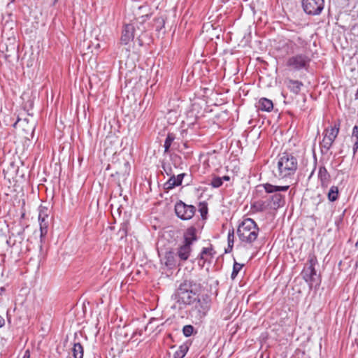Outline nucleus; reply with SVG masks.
Segmentation results:
<instances>
[{
	"instance_id": "37998d69",
	"label": "nucleus",
	"mask_w": 358,
	"mask_h": 358,
	"mask_svg": "<svg viewBox=\"0 0 358 358\" xmlns=\"http://www.w3.org/2000/svg\"><path fill=\"white\" fill-rule=\"evenodd\" d=\"M148 17V15H142L138 18V20H141V21L138 22L140 24H143L145 21V18Z\"/></svg>"
},
{
	"instance_id": "1a4fd4ad",
	"label": "nucleus",
	"mask_w": 358,
	"mask_h": 358,
	"mask_svg": "<svg viewBox=\"0 0 358 358\" xmlns=\"http://www.w3.org/2000/svg\"><path fill=\"white\" fill-rule=\"evenodd\" d=\"M12 125L15 128H20L24 132V137L26 139L30 140L33 138L36 127V123L34 121L30 122L27 118L22 119L17 117Z\"/></svg>"
},
{
	"instance_id": "39448f33",
	"label": "nucleus",
	"mask_w": 358,
	"mask_h": 358,
	"mask_svg": "<svg viewBox=\"0 0 358 358\" xmlns=\"http://www.w3.org/2000/svg\"><path fill=\"white\" fill-rule=\"evenodd\" d=\"M138 22H134L124 25L120 38L121 43L127 45L129 41H132L134 37L136 36V41L138 45L140 46L143 45V35L145 33V28L144 27L141 28L138 25Z\"/></svg>"
},
{
	"instance_id": "473e14b6",
	"label": "nucleus",
	"mask_w": 358,
	"mask_h": 358,
	"mask_svg": "<svg viewBox=\"0 0 358 358\" xmlns=\"http://www.w3.org/2000/svg\"><path fill=\"white\" fill-rule=\"evenodd\" d=\"M48 209L41 206L39 208L38 220H50L48 213Z\"/></svg>"
},
{
	"instance_id": "a18cd8bd",
	"label": "nucleus",
	"mask_w": 358,
	"mask_h": 358,
	"mask_svg": "<svg viewBox=\"0 0 358 358\" xmlns=\"http://www.w3.org/2000/svg\"><path fill=\"white\" fill-rule=\"evenodd\" d=\"M5 324L4 318L0 315V328L2 327Z\"/></svg>"
},
{
	"instance_id": "09e8293b",
	"label": "nucleus",
	"mask_w": 358,
	"mask_h": 358,
	"mask_svg": "<svg viewBox=\"0 0 358 358\" xmlns=\"http://www.w3.org/2000/svg\"><path fill=\"white\" fill-rule=\"evenodd\" d=\"M57 1H58V0H54L53 1V4L55 5Z\"/></svg>"
},
{
	"instance_id": "49530a36",
	"label": "nucleus",
	"mask_w": 358,
	"mask_h": 358,
	"mask_svg": "<svg viewBox=\"0 0 358 358\" xmlns=\"http://www.w3.org/2000/svg\"><path fill=\"white\" fill-rule=\"evenodd\" d=\"M222 179V181L224 180V181H229L230 180V177L229 176H223L222 178H221Z\"/></svg>"
},
{
	"instance_id": "de8ad7c7",
	"label": "nucleus",
	"mask_w": 358,
	"mask_h": 358,
	"mask_svg": "<svg viewBox=\"0 0 358 358\" xmlns=\"http://www.w3.org/2000/svg\"><path fill=\"white\" fill-rule=\"evenodd\" d=\"M4 292H5V287H0V296L2 295Z\"/></svg>"
},
{
	"instance_id": "f03ea898",
	"label": "nucleus",
	"mask_w": 358,
	"mask_h": 358,
	"mask_svg": "<svg viewBox=\"0 0 358 358\" xmlns=\"http://www.w3.org/2000/svg\"><path fill=\"white\" fill-rule=\"evenodd\" d=\"M197 295L192 291V283L190 281L185 280L181 282L179 287L171 295V299L182 309L187 306L194 304Z\"/></svg>"
},
{
	"instance_id": "a878e982",
	"label": "nucleus",
	"mask_w": 358,
	"mask_h": 358,
	"mask_svg": "<svg viewBox=\"0 0 358 358\" xmlns=\"http://www.w3.org/2000/svg\"><path fill=\"white\" fill-rule=\"evenodd\" d=\"M180 186L178 182L176 180V176L172 175L170 176V178L164 183V187L166 190H170L175 187Z\"/></svg>"
},
{
	"instance_id": "20e7f679",
	"label": "nucleus",
	"mask_w": 358,
	"mask_h": 358,
	"mask_svg": "<svg viewBox=\"0 0 358 358\" xmlns=\"http://www.w3.org/2000/svg\"><path fill=\"white\" fill-rule=\"evenodd\" d=\"M259 229L256 222L251 218L244 219L239 224L237 234L242 243L252 245L257 240Z\"/></svg>"
},
{
	"instance_id": "0eeeda50",
	"label": "nucleus",
	"mask_w": 358,
	"mask_h": 358,
	"mask_svg": "<svg viewBox=\"0 0 358 358\" xmlns=\"http://www.w3.org/2000/svg\"><path fill=\"white\" fill-rule=\"evenodd\" d=\"M311 59L305 53L296 54L289 57L286 62V66L292 71H299L308 70Z\"/></svg>"
},
{
	"instance_id": "4468645a",
	"label": "nucleus",
	"mask_w": 358,
	"mask_h": 358,
	"mask_svg": "<svg viewBox=\"0 0 358 358\" xmlns=\"http://www.w3.org/2000/svg\"><path fill=\"white\" fill-rule=\"evenodd\" d=\"M307 45V42L301 36L294 37L286 43V46L291 50L292 53L299 48H306Z\"/></svg>"
},
{
	"instance_id": "8fccbe9b",
	"label": "nucleus",
	"mask_w": 358,
	"mask_h": 358,
	"mask_svg": "<svg viewBox=\"0 0 358 358\" xmlns=\"http://www.w3.org/2000/svg\"><path fill=\"white\" fill-rule=\"evenodd\" d=\"M8 322L10 323V317L8 316Z\"/></svg>"
},
{
	"instance_id": "412c9836",
	"label": "nucleus",
	"mask_w": 358,
	"mask_h": 358,
	"mask_svg": "<svg viewBox=\"0 0 358 358\" xmlns=\"http://www.w3.org/2000/svg\"><path fill=\"white\" fill-rule=\"evenodd\" d=\"M287 86L292 92L298 94L301 91L303 83L299 80L289 79Z\"/></svg>"
},
{
	"instance_id": "ea45409f",
	"label": "nucleus",
	"mask_w": 358,
	"mask_h": 358,
	"mask_svg": "<svg viewBox=\"0 0 358 358\" xmlns=\"http://www.w3.org/2000/svg\"><path fill=\"white\" fill-rule=\"evenodd\" d=\"M171 159L175 167H177V164H178L181 159L180 157L178 155H171Z\"/></svg>"
},
{
	"instance_id": "4be33fe9",
	"label": "nucleus",
	"mask_w": 358,
	"mask_h": 358,
	"mask_svg": "<svg viewBox=\"0 0 358 358\" xmlns=\"http://www.w3.org/2000/svg\"><path fill=\"white\" fill-rule=\"evenodd\" d=\"M251 208L255 212H263L269 208L268 203L266 201H257L252 203Z\"/></svg>"
},
{
	"instance_id": "f704fd0d",
	"label": "nucleus",
	"mask_w": 358,
	"mask_h": 358,
	"mask_svg": "<svg viewBox=\"0 0 358 358\" xmlns=\"http://www.w3.org/2000/svg\"><path fill=\"white\" fill-rule=\"evenodd\" d=\"M162 166L164 171L166 173L167 176H171L172 175H174L173 169L169 163L163 162Z\"/></svg>"
},
{
	"instance_id": "7c9ffc66",
	"label": "nucleus",
	"mask_w": 358,
	"mask_h": 358,
	"mask_svg": "<svg viewBox=\"0 0 358 358\" xmlns=\"http://www.w3.org/2000/svg\"><path fill=\"white\" fill-rule=\"evenodd\" d=\"M165 24V20L164 17H159L155 19L153 27L155 28L156 31H159Z\"/></svg>"
},
{
	"instance_id": "ddd939ff",
	"label": "nucleus",
	"mask_w": 358,
	"mask_h": 358,
	"mask_svg": "<svg viewBox=\"0 0 358 358\" xmlns=\"http://www.w3.org/2000/svg\"><path fill=\"white\" fill-rule=\"evenodd\" d=\"M24 229H22L15 235L12 234L7 239L6 244L11 248H15L19 251H21L20 245L22 244L24 236Z\"/></svg>"
},
{
	"instance_id": "c756f323",
	"label": "nucleus",
	"mask_w": 358,
	"mask_h": 358,
	"mask_svg": "<svg viewBox=\"0 0 358 358\" xmlns=\"http://www.w3.org/2000/svg\"><path fill=\"white\" fill-rule=\"evenodd\" d=\"M175 139V136L174 134H171V133H169L167 136H166V138L165 140V142H164V152H168L169 149H170V147L173 143V141H174Z\"/></svg>"
},
{
	"instance_id": "bb28decb",
	"label": "nucleus",
	"mask_w": 358,
	"mask_h": 358,
	"mask_svg": "<svg viewBox=\"0 0 358 358\" xmlns=\"http://www.w3.org/2000/svg\"><path fill=\"white\" fill-rule=\"evenodd\" d=\"M338 194H339V192H338V187L332 186V187H331V188L328 192V194H327L328 199L330 201L334 202L338 199Z\"/></svg>"
},
{
	"instance_id": "423d86ee",
	"label": "nucleus",
	"mask_w": 358,
	"mask_h": 358,
	"mask_svg": "<svg viewBox=\"0 0 358 358\" xmlns=\"http://www.w3.org/2000/svg\"><path fill=\"white\" fill-rule=\"evenodd\" d=\"M190 310L192 316L197 320H201L206 316L210 309V297L207 294H203L201 296H197Z\"/></svg>"
},
{
	"instance_id": "4c0bfd02",
	"label": "nucleus",
	"mask_w": 358,
	"mask_h": 358,
	"mask_svg": "<svg viewBox=\"0 0 358 358\" xmlns=\"http://www.w3.org/2000/svg\"><path fill=\"white\" fill-rule=\"evenodd\" d=\"M308 266L306 268H315V265L317 264V259L315 255H310L308 256Z\"/></svg>"
},
{
	"instance_id": "a211bd4d",
	"label": "nucleus",
	"mask_w": 358,
	"mask_h": 358,
	"mask_svg": "<svg viewBox=\"0 0 358 358\" xmlns=\"http://www.w3.org/2000/svg\"><path fill=\"white\" fill-rule=\"evenodd\" d=\"M318 178L322 187H327L330 182V175L324 166H320L318 171Z\"/></svg>"
},
{
	"instance_id": "f8f14e48",
	"label": "nucleus",
	"mask_w": 358,
	"mask_h": 358,
	"mask_svg": "<svg viewBox=\"0 0 358 358\" xmlns=\"http://www.w3.org/2000/svg\"><path fill=\"white\" fill-rule=\"evenodd\" d=\"M301 275L304 280L308 284L310 289L313 288L315 283L316 285H319L320 280L315 268L305 267L301 272Z\"/></svg>"
},
{
	"instance_id": "9d476101",
	"label": "nucleus",
	"mask_w": 358,
	"mask_h": 358,
	"mask_svg": "<svg viewBox=\"0 0 358 358\" xmlns=\"http://www.w3.org/2000/svg\"><path fill=\"white\" fill-rule=\"evenodd\" d=\"M196 208L192 205H187L182 201H178L175 204L176 215L182 220H189L194 216Z\"/></svg>"
},
{
	"instance_id": "dca6fc26",
	"label": "nucleus",
	"mask_w": 358,
	"mask_h": 358,
	"mask_svg": "<svg viewBox=\"0 0 358 358\" xmlns=\"http://www.w3.org/2000/svg\"><path fill=\"white\" fill-rule=\"evenodd\" d=\"M215 253L216 252L215 251L213 245L210 244L209 247L202 248L198 257L205 263L208 261L210 262V259L214 257Z\"/></svg>"
},
{
	"instance_id": "7ed1b4c3",
	"label": "nucleus",
	"mask_w": 358,
	"mask_h": 358,
	"mask_svg": "<svg viewBox=\"0 0 358 358\" xmlns=\"http://www.w3.org/2000/svg\"><path fill=\"white\" fill-rule=\"evenodd\" d=\"M258 187H262L266 193L271 194L266 197L269 209L277 210L285 206V196L280 192H287L289 188V185L278 186L270 183H265Z\"/></svg>"
},
{
	"instance_id": "f257e3e1",
	"label": "nucleus",
	"mask_w": 358,
	"mask_h": 358,
	"mask_svg": "<svg viewBox=\"0 0 358 358\" xmlns=\"http://www.w3.org/2000/svg\"><path fill=\"white\" fill-rule=\"evenodd\" d=\"M297 169V158L292 153L285 152L279 155L274 175L279 179L290 178L296 173Z\"/></svg>"
},
{
	"instance_id": "c9c22d12",
	"label": "nucleus",
	"mask_w": 358,
	"mask_h": 358,
	"mask_svg": "<svg viewBox=\"0 0 358 358\" xmlns=\"http://www.w3.org/2000/svg\"><path fill=\"white\" fill-rule=\"evenodd\" d=\"M194 331V327L192 325L188 324L183 327L182 333L185 336L189 337L192 335Z\"/></svg>"
},
{
	"instance_id": "2f4dec72",
	"label": "nucleus",
	"mask_w": 358,
	"mask_h": 358,
	"mask_svg": "<svg viewBox=\"0 0 358 358\" xmlns=\"http://www.w3.org/2000/svg\"><path fill=\"white\" fill-rule=\"evenodd\" d=\"M244 264H239L236 262H234V266H233V271L231 275V278L232 280H234L236 277L237 276L239 271L242 269Z\"/></svg>"
},
{
	"instance_id": "6ab92c4d",
	"label": "nucleus",
	"mask_w": 358,
	"mask_h": 358,
	"mask_svg": "<svg viewBox=\"0 0 358 358\" xmlns=\"http://www.w3.org/2000/svg\"><path fill=\"white\" fill-rule=\"evenodd\" d=\"M256 106L258 110L270 112L273 108V101L268 99L261 98Z\"/></svg>"
},
{
	"instance_id": "a19ab883",
	"label": "nucleus",
	"mask_w": 358,
	"mask_h": 358,
	"mask_svg": "<svg viewBox=\"0 0 358 358\" xmlns=\"http://www.w3.org/2000/svg\"><path fill=\"white\" fill-rule=\"evenodd\" d=\"M185 176V173H180L176 176V180L178 182L179 185L182 184V180Z\"/></svg>"
},
{
	"instance_id": "5701e85b",
	"label": "nucleus",
	"mask_w": 358,
	"mask_h": 358,
	"mask_svg": "<svg viewBox=\"0 0 358 358\" xmlns=\"http://www.w3.org/2000/svg\"><path fill=\"white\" fill-rule=\"evenodd\" d=\"M39 221V225H40V237H41V241H43V239L46 236L48 231V227L50 220H38Z\"/></svg>"
},
{
	"instance_id": "aec40b11",
	"label": "nucleus",
	"mask_w": 358,
	"mask_h": 358,
	"mask_svg": "<svg viewBox=\"0 0 358 358\" xmlns=\"http://www.w3.org/2000/svg\"><path fill=\"white\" fill-rule=\"evenodd\" d=\"M176 254L173 251H168L164 257V264L171 268L176 266Z\"/></svg>"
},
{
	"instance_id": "79ce46f5",
	"label": "nucleus",
	"mask_w": 358,
	"mask_h": 358,
	"mask_svg": "<svg viewBox=\"0 0 358 358\" xmlns=\"http://www.w3.org/2000/svg\"><path fill=\"white\" fill-rule=\"evenodd\" d=\"M200 212H201V216L203 217L204 215L207 214L208 213V208L206 206H203L202 208H200Z\"/></svg>"
},
{
	"instance_id": "9b49d317",
	"label": "nucleus",
	"mask_w": 358,
	"mask_h": 358,
	"mask_svg": "<svg viewBox=\"0 0 358 358\" xmlns=\"http://www.w3.org/2000/svg\"><path fill=\"white\" fill-rule=\"evenodd\" d=\"M324 0H302L303 10L308 15H319L324 8Z\"/></svg>"
},
{
	"instance_id": "cd10ccee",
	"label": "nucleus",
	"mask_w": 358,
	"mask_h": 358,
	"mask_svg": "<svg viewBox=\"0 0 358 358\" xmlns=\"http://www.w3.org/2000/svg\"><path fill=\"white\" fill-rule=\"evenodd\" d=\"M227 241H228V248L226 249V250H225V252H227V253L231 251L233 246H234V229H231L229 231L228 236H227Z\"/></svg>"
},
{
	"instance_id": "3c124183",
	"label": "nucleus",
	"mask_w": 358,
	"mask_h": 358,
	"mask_svg": "<svg viewBox=\"0 0 358 358\" xmlns=\"http://www.w3.org/2000/svg\"><path fill=\"white\" fill-rule=\"evenodd\" d=\"M5 118H6V119H7V118L10 119V117H8V116H6Z\"/></svg>"
},
{
	"instance_id": "e433bc0d",
	"label": "nucleus",
	"mask_w": 358,
	"mask_h": 358,
	"mask_svg": "<svg viewBox=\"0 0 358 358\" xmlns=\"http://www.w3.org/2000/svg\"><path fill=\"white\" fill-rule=\"evenodd\" d=\"M222 184V179L220 177H214L210 182V185L215 188L221 187Z\"/></svg>"
},
{
	"instance_id": "c85d7f7f",
	"label": "nucleus",
	"mask_w": 358,
	"mask_h": 358,
	"mask_svg": "<svg viewBox=\"0 0 358 358\" xmlns=\"http://www.w3.org/2000/svg\"><path fill=\"white\" fill-rule=\"evenodd\" d=\"M352 138H355L354 145H353V152L356 153L358 149V127L355 126L352 129Z\"/></svg>"
},
{
	"instance_id": "72a5a7b5",
	"label": "nucleus",
	"mask_w": 358,
	"mask_h": 358,
	"mask_svg": "<svg viewBox=\"0 0 358 358\" xmlns=\"http://www.w3.org/2000/svg\"><path fill=\"white\" fill-rule=\"evenodd\" d=\"M187 351V348L186 346H180L179 350H176L174 353V358H183L186 355Z\"/></svg>"
},
{
	"instance_id": "58836bf2",
	"label": "nucleus",
	"mask_w": 358,
	"mask_h": 358,
	"mask_svg": "<svg viewBox=\"0 0 358 358\" xmlns=\"http://www.w3.org/2000/svg\"><path fill=\"white\" fill-rule=\"evenodd\" d=\"M117 234L121 238L127 236V224H123L117 232Z\"/></svg>"
},
{
	"instance_id": "2eb2a0df",
	"label": "nucleus",
	"mask_w": 358,
	"mask_h": 358,
	"mask_svg": "<svg viewBox=\"0 0 358 358\" xmlns=\"http://www.w3.org/2000/svg\"><path fill=\"white\" fill-rule=\"evenodd\" d=\"M191 252L192 245L183 243L178 247L176 255L181 261L185 262L188 259Z\"/></svg>"
},
{
	"instance_id": "c03bdc74",
	"label": "nucleus",
	"mask_w": 358,
	"mask_h": 358,
	"mask_svg": "<svg viewBox=\"0 0 358 358\" xmlns=\"http://www.w3.org/2000/svg\"><path fill=\"white\" fill-rule=\"evenodd\" d=\"M22 358H30V352L29 350H27L24 353V355L22 357Z\"/></svg>"
},
{
	"instance_id": "6e6552de",
	"label": "nucleus",
	"mask_w": 358,
	"mask_h": 358,
	"mask_svg": "<svg viewBox=\"0 0 358 358\" xmlns=\"http://www.w3.org/2000/svg\"><path fill=\"white\" fill-rule=\"evenodd\" d=\"M340 129V123H335L334 126L328 127L324 131V136L320 143L322 149L326 151L329 150L331 148L335 139L338 136Z\"/></svg>"
},
{
	"instance_id": "f3484780",
	"label": "nucleus",
	"mask_w": 358,
	"mask_h": 358,
	"mask_svg": "<svg viewBox=\"0 0 358 358\" xmlns=\"http://www.w3.org/2000/svg\"><path fill=\"white\" fill-rule=\"evenodd\" d=\"M198 239L196 236V229L194 227H190L187 229L184 233V241L188 245H192L194 241Z\"/></svg>"
},
{
	"instance_id": "b1692460",
	"label": "nucleus",
	"mask_w": 358,
	"mask_h": 358,
	"mask_svg": "<svg viewBox=\"0 0 358 358\" xmlns=\"http://www.w3.org/2000/svg\"><path fill=\"white\" fill-rule=\"evenodd\" d=\"M129 171L130 165L129 162L124 160L122 166L115 171V174L124 177L129 174Z\"/></svg>"
},
{
	"instance_id": "393cba45",
	"label": "nucleus",
	"mask_w": 358,
	"mask_h": 358,
	"mask_svg": "<svg viewBox=\"0 0 358 358\" xmlns=\"http://www.w3.org/2000/svg\"><path fill=\"white\" fill-rule=\"evenodd\" d=\"M73 358H83L84 350L80 343H75L72 349Z\"/></svg>"
}]
</instances>
